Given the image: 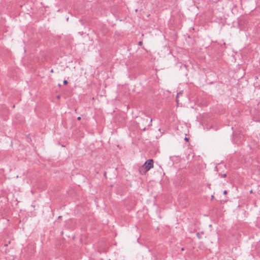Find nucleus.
<instances>
[{
  "instance_id": "0eeeda50",
  "label": "nucleus",
  "mask_w": 260,
  "mask_h": 260,
  "mask_svg": "<svg viewBox=\"0 0 260 260\" xmlns=\"http://www.w3.org/2000/svg\"><path fill=\"white\" fill-rule=\"evenodd\" d=\"M184 140H185V141H188V140H189V138H187V137H185V139H184Z\"/></svg>"
},
{
  "instance_id": "7ed1b4c3",
  "label": "nucleus",
  "mask_w": 260,
  "mask_h": 260,
  "mask_svg": "<svg viewBox=\"0 0 260 260\" xmlns=\"http://www.w3.org/2000/svg\"><path fill=\"white\" fill-rule=\"evenodd\" d=\"M63 84H64V85L67 84H68V81H67V80H64V81H63Z\"/></svg>"
},
{
  "instance_id": "2eb2a0df",
  "label": "nucleus",
  "mask_w": 260,
  "mask_h": 260,
  "mask_svg": "<svg viewBox=\"0 0 260 260\" xmlns=\"http://www.w3.org/2000/svg\"><path fill=\"white\" fill-rule=\"evenodd\" d=\"M184 250V248H182L181 249V250H182V251H183V250Z\"/></svg>"
},
{
  "instance_id": "423d86ee",
  "label": "nucleus",
  "mask_w": 260,
  "mask_h": 260,
  "mask_svg": "<svg viewBox=\"0 0 260 260\" xmlns=\"http://www.w3.org/2000/svg\"><path fill=\"white\" fill-rule=\"evenodd\" d=\"M223 194H227V191L226 190H224L223 192Z\"/></svg>"
},
{
  "instance_id": "f257e3e1",
  "label": "nucleus",
  "mask_w": 260,
  "mask_h": 260,
  "mask_svg": "<svg viewBox=\"0 0 260 260\" xmlns=\"http://www.w3.org/2000/svg\"><path fill=\"white\" fill-rule=\"evenodd\" d=\"M152 168H153V160L152 159H149L146 160L142 167L139 169V172L142 174V171L143 169L145 170V172H147Z\"/></svg>"
},
{
  "instance_id": "ddd939ff",
  "label": "nucleus",
  "mask_w": 260,
  "mask_h": 260,
  "mask_svg": "<svg viewBox=\"0 0 260 260\" xmlns=\"http://www.w3.org/2000/svg\"><path fill=\"white\" fill-rule=\"evenodd\" d=\"M253 193L252 190H251L250 191V193Z\"/></svg>"
},
{
  "instance_id": "dca6fc26",
  "label": "nucleus",
  "mask_w": 260,
  "mask_h": 260,
  "mask_svg": "<svg viewBox=\"0 0 260 260\" xmlns=\"http://www.w3.org/2000/svg\"><path fill=\"white\" fill-rule=\"evenodd\" d=\"M152 119H150V122H152Z\"/></svg>"
},
{
  "instance_id": "f03ea898",
  "label": "nucleus",
  "mask_w": 260,
  "mask_h": 260,
  "mask_svg": "<svg viewBox=\"0 0 260 260\" xmlns=\"http://www.w3.org/2000/svg\"><path fill=\"white\" fill-rule=\"evenodd\" d=\"M182 93V91H180L179 93H177V98L180 94H181Z\"/></svg>"
},
{
  "instance_id": "4468645a",
  "label": "nucleus",
  "mask_w": 260,
  "mask_h": 260,
  "mask_svg": "<svg viewBox=\"0 0 260 260\" xmlns=\"http://www.w3.org/2000/svg\"><path fill=\"white\" fill-rule=\"evenodd\" d=\"M146 121L147 122H148V118H146Z\"/></svg>"
},
{
  "instance_id": "f8f14e48",
  "label": "nucleus",
  "mask_w": 260,
  "mask_h": 260,
  "mask_svg": "<svg viewBox=\"0 0 260 260\" xmlns=\"http://www.w3.org/2000/svg\"><path fill=\"white\" fill-rule=\"evenodd\" d=\"M145 130H146V128H145V127H144V128H143V131H145Z\"/></svg>"
},
{
  "instance_id": "6e6552de",
  "label": "nucleus",
  "mask_w": 260,
  "mask_h": 260,
  "mask_svg": "<svg viewBox=\"0 0 260 260\" xmlns=\"http://www.w3.org/2000/svg\"><path fill=\"white\" fill-rule=\"evenodd\" d=\"M226 174H223L222 175V177H226Z\"/></svg>"
},
{
  "instance_id": "9d476101",
  "label": "nucleus",
  "mask_w": 260,
  "mask_h": 260,
  "mask_svg": "<svg viewBox=\"0 0 260 260\" xmlns=\"http://www.w3.org/2000/svg\"><path fill=\"white\" fill-rule=\"evenodd\" d=\"M50 72L51 73H53V69H51V71H50Z\"/></svg>"
},
{
  "instance_id": "20e7f679",
  "label": "nucleus",
  "mask_w": 260,
  "mask_h": 260,
  "mask_svg": "<svg viewBox=\"0 0 260 260\" xmlns=\"http://www.w3.org/2000/svg\"><path fill=\"white\" fill-rule=\"evenodd\" d=\"M142 44V41L139 42V43H138V45H141Z\"/></svg>"
},
{
  "instance_id": "9b49d317",
  "label": "nucleus",
  "mask_w": 260,
  "mask_h": 260,
  "mask_svg": "<svg viewBox=\"0 0 260 260\" xmlns=\"http://www.w3.org/2000/svg\"><path fill=\"white\" fill-rule=\"evenodd\" d=\"M211 197H212V198H211V200H213V199H214V196H211Z\"/></svg>"
},
{
  "instance_id": "39448f33",
  "label": "nucleus",
  "mask_w": 260,
  "mask_h": 260,
  "mask_svg": "<svg viewBox=\"0 0 260 260\" xmlns=\"http://www.w3.org/2000/svg\"><path fill=\"white\" fill-rule=\"evenodd\" d=\"M197 236L199 238H200V234L199 233L197 234Z\"/></svg>"
},
{
  "instance_id": "f3484780",
  "label": "nucleus",
  "mask_w": 260,
  "mask_h": 260,
  "mask_svg": "<svg viewBox=\"0 0 260 260\" xmlns=\"http://www.w3.org/2000/svg\"><path fill=\"white\" fill-rule=\"evenodd\" d=\"M109 260H111V259H109Z\"/></svg>"
},
{
  "instance_id": "1a4fd4ad",
  "label": "nucleus",
  "mask_w": 260,
  "mask_h": 260,
  "mask_svg": "<svg viewBox=\"0 0 260 260\" xmlns=\"http://www.w3.org/2000/svg\"><path fill=\"white\" fill-rule=\"evenodd\" d=\"M80 119H81V117H78L77 118V120H80Z\"/></svg>"
}]
</instances>
